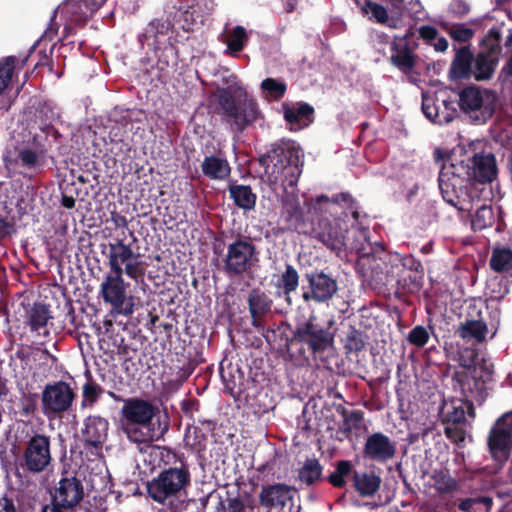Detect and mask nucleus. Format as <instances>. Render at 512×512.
I'll return each instance as SVG.
<instances>
[{
    "mask_svg": "<svg viewBox=\"0 0 512 512\" xmlns=\"http://www.w3.org/2000/svg\"><path fill=\"white\" fill-rule=\"evenodd\" d=\"M497 173L495 158L492 154H475L466 166L445 159L439 173V188L443 199L461 212H471L479 202L478 191L468 186V179L479 183L491 182Z\"/></svg>",
    "mask_w": 512,
    "mask_h": 512,
    "instance_id": "1",
    "label": "nucleus"
},
{
    "mask_svg": "<svg viewBox=\"0 0 512 512\" xmlns=\"http://www.w3.org/2000/svg\"><path fill=\"white\" fill-rule=\"evenodd\" d=\"M122 401L120 429L129 441L148 444L162 438L167 431V425L155 420L158 409L152 402L139 397Z\"/></svg>",
    "mask_w": 512,
    "mask_h": 512,
    "instance_id": "2",
    "label": "nucleus"
},
{
    "mask_svg": "<svg viewBox=\"0 0 512 512\" xmlns=\"http://www.w3.org/2000/svg\"><path fill=\"white\" fill-rule=\"evenodd\" d=\"M218 102L234 131H243L262 119L257 102L236 81L218 91Z\"/></svg>",
    "mask_w": 512,
    "mask_h": 512,
    "instance_id": "3",
    "label": "nucleus"
},
{
    "mask_svg": "<svg viewBox=\"0 0 512 512\" xmlns=\"http://www.w3.org/2000/svg\"><path fill=\"white\" fill-rule=\"evenodd\" d=\"M497 97L491 90L468 86L459 93V106L472 120L485 123L495 112Z\"/></svg>",
    "mask_w": 512,
    "mask_h": 512,
    "instance_id": "4",
    "label": "nucleus"
},
{
    "mask_svg": "<svg viewBox=\"0 0 512 512\" xmlns=\"http://www.w3.org/2000/svg\"><path fill=\"white\" fill-rule=\"evenodd\" d=\"M129 284L123 275L109 272L100 284V295L106 304L111 305L119 314L129 316L134 312V297L127 295Z\"/></svg>",
    "mask_w": 512,
    "mask_h": 512,
    "instance_id": "5",
    "label": "nucleus"
},
{
    "mask_svg": "<svg viewBox=\"0 0 512 512\" xmlns=\"http://www.w3.org/2000/svg\"><path fill=\"white\" fill-rule=\"evenodd\" d=\"M190 482V474L185 468H169L148 484L150 497L163 503L170 497L177 496Z\"/></svg>",
    "mask_w": 512,
    "mask_h": 512,
    "instance_id": "6",
    "label": "nucleus"
},
{
    "mask_svg": "<svg viewBox=\"0 0 512 512\" xmlns=\"http://www.w3.org/2000/svg\"><path fill=\"white\" fill-rule=\"evenodd\" d=\"M108 265L110 272L137 280L144 275L145 269L140 255L123 241L109 244Z\"/></svg>",
    "mask_w": 512,
    "mask_h": 512,
    "instance_id": "7",
    "label": "nucleus"
},
{
    "mask_svg": "<svg viewBox=\"0 0 512 512\" xmlns=\"http://www.w3.org/2000/svg\"><path fill=\"white\" fill-rule=\"evenodd\" d=\"M290 155L289 151L280 148L261 160L267 181L291 186L296 183L299 171L297 165L292 163Z\"/></svg>",
    "mask_w": 512,
    "mask_h": 512,
    "instance_id": "8",
    "label": "nucleus"
},
{
    "mask_svg": "<svg viewBox=\"0 0 512 512\" xmlns=\"http://www.w3.org/2000/svg\"><path fill=\"white\" fill-rule=\"evenodd\" d=\"M258 261L256 248L248 239H237L227 246L224 256V270L241 275L248 272Z\"/></svg>",
    "mask_w": 512,
    "mask_h": 512,
    "instance_id": "9",
    "label": "nucleus"
},
{
    "mask_svg": "<svg viewBox=\"0 0 512 512\" xmlns=\"http://www.w3.org/2000/svg\"><path fill=\"white\" fill-rule=\"evenodd\" d=\"M500 52V35L492 30L482 41L480 52L473 64L472 76L477 80L490 78L497 66Z\"/></svg>",
    "mask_w": 512,
    "mask_h": 512,
    "instance_id": "10",
    "label": "nucleus"
},
{
    "mask_svg": "<svg viewBox=\"0 0 512 512\" xmlns=\"http://www.w3.org/2000/svg\"><path fill=\"white\" fill-rule=\"evenodd\" d=\"M488 448L494 460L505 463L512 448V416L502 415L490 429Z\"/></svg>",
    "mask_w": 512,
    "mask_h": 512,
    "instance_id": "11",
    "label": "nucleus"
},
{
    "mask_svg": "<svg viewBox=\"0 0 512 512\" xmlns=\"http://www.w3.org/2000/svg\"><path fill=\"white\" fill-rule=\"evenodd\" d=\"M296 494V490L287 485L274 484L262 488L259 500L260 504L269 511L298 512V508L294 509Z\"/></svg>",
    "mask_w": 512,
    "mask_h": 512,
    "instance_id": "12",
    "label": "nucleus"
},
{
    "mask_svg": "<svg viewBox=\"0 0 512 512\" xmlns=\"http://www.w3.org/2000/svg\"><path fill=\"white\" fill-rule=\"evenodd\" d=\"M74 392L65 382L47 385L42 393V408L48 417L68 410L73 402Z\"/></svg>",
    "mask_w": 512,
    "mask_h": 512,
    "instance_id": "13",
    "label": "nucleus"
},
{
    "mask_svg": "<svg viewBox=\"0 0 512 512\" xmlns=\"http://www.w3.org/2000/svg\"><path fill=\"white\" fill-rule=\"evenodd\" d=\"M391 4L389 11L380 4L365 0L363 3L356 1L363 15L377 23L385 24L390 28H398L402 23L404 12L403 0H388Z\"/></svg>",
    "mask_w": 512,
    "mask_h": 512,
    "instance_id": "14",
    "label": "nucleus"
},
{
    "mask_svg": "<svg viewBox=\"0 0 512 512\" xmlns=\"http://www.w3.org/2000/svg\"><path fill=\"white\" fill-rule=\"evenodd\" d=\"M461 389L465 399H456L446 402L443 406V417L445 424L450 425H463L469 419L474 418V408L472 399L474 398V391L471 384H462Z\"/></svg>",
    "mask_w": 512,
    "mask_h": 512,
    "instance_id": "15",
    "label": "nucleus"
},
{
    "mask_svg": "<svg viewBox=\"0 0 512 512\" xmlns=\"http://www.w3.org/2000/svg\"><path fill=\"white\" fill-rule=\"evenodd\" d=\"M51 462L50 441L44 435H35L24 451L25 467L34 473L44 471Z\"/></svg>",
    "mask_w": 512,
    "mask_h": 512,
    "instance_id": "16",
    "label": "nucleus"
},
{
    "mask_svg": "<svg viewBox=\"0 0 512 512\" xmlns=\"http://www.w3.org/2000/svg\"><path fill=\"white\" fill-rule=\"evenodd\" d=\"M42 153L29 146H13L4 154L5 167L10 173H23L41 164Z\"/></svg>",
    "mask_w": 512,
    "mask_h": 512,
    "instance_id": "17",
    "label": "nucleus"
},
{
    "mask_svg": "<svg viewBox=\"0 0 512 512\" xmlns=\"http://www.w3.org/2000/svg\"><path fill=\"white\" fill-rule=\"evenodd\" d=\"M306 277L309 283V289L303 293L306 301L326 302L337 292L336 281L323 272H313Z\"/></svg>",
    "mask_w": 512,
    "mask_h": 512,
    "instance_id": "18",
    "label": "nucleus"
},
{
    "mask_svg": "<svg viewBox=\"0 0 512 512\" xmlns=\"http://www.w3.org/2000/svg\"><path fill=\"white\" fill-rule=\"evenodd\" d=\"M346 230L345 219H335L334 223L323 220L319 223V230L316 231V235L327 248L340 252L344 247L349 246L344 234Z\"/></svg>",
    "mask_w": 512,
    "mask_h": 512,
    "instance_id": "19",
    "label": "nucleus"
},
{
    "mask_svg": "<svg viewBox=\"0 0 512 512\" xmlns=\"http://www.w3.org/2000/svg\"><path fill=\"white\" fill-rule=\"evenodd\" d=\"M296 337L307 344L314 352L326 350L334 340V335L329 330L313 323L312 320L297 329Z\"/></svg>",
    "mask_w": 512,
    "mask_h": 512,
    "instance_id": "20",
    "label": "nucleus"
},
{
    "mask_svg": "<svg viewBox=\"0 0 512 512\" xmlns=\"http://www.w3.org/2000/svg\"><path fill=\"white\" fill-rule=\"evenodd\" d=\"M83 495V487L79 480L74 477L63 478L55 489L53 501L63 508H71L82 500Z\"/></svg>",
    "mask_w": 512,
    "mask_h": 512,
    "instance_id": "21",
    "label": "nucleus"
},
{
    "mask_svg": "<svg viewBox=\"0 0 512 512\" xmlns=\"http://www.w3.org/2000/svg\"><path fill=\"white\" fill-rule=\"evenodd\" d=\"M395 454L394 443L382 433H374L366 440L364 455L374 461L384 462Z\"/></svg>",
    "mask_w": 512,
    "mask_h": 512,
    "instance_id": "22",
    "label": "nucleus"
},
{
    "mask_svg": "<svg viewBox=\"0 0 512 512\" xmlns=\"http://www.w3.org/2000/svg\"><path fill=\"white\" fill-rule=\"evenodd\" d=\"M109 423L99 416H90L84 422L82 436L85 442L95 449L102 447L107 439Z\"/></svg>",
    "mask_w": 512,
    "mask_h": 512,
    "instance_id": "23",
    "label": "nucleus"
},
{
    "mask_svg": "<svg viewBox=\"0 0 512 512\" xmlns=\"http://www.w3.org/2000/svg\"><path fill=\"white\" fill-rule=\"evenodd\" d=\"M433 104V97L423 95L422 99V110L425 116L432 122L443 125L451 122L457 111L453 105V102H448L445 99H439L440 109L431 111L430 108Z\"/></svg>",
    "mask_w": 512,
    "mask_h": 512,
    "instance_id": "24",
    "label": "nucleus"
},
{
    "mask_svg": "<svg viewBox=\"0 0 512 512\" xmlns=\"http://www.w3.org/2000/svg\"><path fill=\"white\" fill-rule=\"evenodd\" d=\"M284 118L291 130H300L312 122L314 109L306 103H297L292 106L284 105Z\"/></svg>",
    "mask_w": 512,
    "mask_h": 512,
    "instance_id": "25",
    "label": "nucleus"
},
{
    "mask_svg": "<svg viewBox=\"0 0 512 512\" xmlns=\"http://www.w3.org/2000/svg\"><path fill=\"white\" fill-rule=\"evenodd\" d=\"M173 28H175V25H171L170 21L167 19H159L151 22L145 34L148 45L154 46L157 49L168 43Z\"/></svg>",
    "mask_w": 512,
    "mask_h": 512,
    "instance_id": "26",
    "label": "nucleus"
},
{
    "mask_svg": "<svg viewBox=\"0 0 512 512\" xmlns=\"http://www.w3.org/2000/svg\"><path fill=\"white\" fill-rule=\"evenodd\" d=\"M202 171L210 179L224 180L230 174V166L226 159L217 156L206 157L202 164Z\"/></svg>",
    "mask_w": 512,
    "mask_h": 512,
    "instance_id": "27",
    "label": "nucleus"
},
{
    "mask_svg": "<svg viewBox=\"0 0 512 512\" xmlns=\"http://www.w3.org/2000/svg\"><path fill=\"white\" fill-rule=\"evenodd\" d=\"M472 55L468 50H460L450 68V76L453 79L466 78L472 75Z\"/></svg>",
    "mask_w": 512,
    "mask_h": 512,
    "instance_id": "28",
    "label": "nucleus"
},
{
    "mask_svg": "<svg viewBox=\"0 0 512 512\" xmlns=\"http://www.w3.org/2000/svg\"><path fill=\"white\" fill-rule=\"evenodd\" d=\"M381 479L374 473H354V486L362 496H372L380 488Z\"/></svg>",
    "mask_w": 512,
    "mask_h": 512,
    "instance_id": "29",
    "label": "nucleus"
},
{
    "mask_svg": "<svg viewBox=\"0 0 512 512\" xmlns=\"http://www.w3.org/2000/svg\"><path fill=\"white\" fill-rule=\"evenodd\" d=\"M391 63L403 72H408L414 65V58L406 45H392Z\"/></svg>",
    "mask_w": 512,
    "mask_h": 512,
    "instance_id": "30",
    "label": "nucleus"
},
{
    "mask_svg": "<svg viewBox=\"0 0 512 512\" xmlns=\"http://www.w3.org/2000/svg\"><path fill=\"white\" fill-rule=\"evenodd\" d=\"M457 332L463 339L481 342L485 339L487 326L482 321L471 320L463 323Z\"/></svg>",
    "mask_w": 512,
    "mask_h": 512,
    "instance_id": "31",
    "label": "nucleus"
},
{
    "mask_svg": "<svg viewBox=\"0 0 512 512\" xmlns=\"http://www.w3.org/2000/svg\"><path fill=\"white\" fill-rule=\"evenodd\" d=\"M230 195L236 205L243 209H252L256 202V196L252 193L250 187L236 185L230 187Z\"/></svg>",
    "mask_w": 512,
    "mask_h": 512,
    "instance_id": "32",
    "label": "nucleus"
},
{
    "mask_svg": "<svg viewBox=\"0 0 512 512\" xmlns=\"http://www.w3.org/2000/svg\"><path fill=\"white\" fill-rule=\"evenodd\" d=\"M429 484L439 493H448L456 487L455 481L444 470H435L430 476Z\"/></svg>",
    "mask_w": 512,
    "mask_h": 512,
    "instance_id": "33",
    "label": "nucleus"
},
{
    "mask_svg": "<svg viewBox=\"0 0 512 512\" xmlns=\"http://www.w3.org/2000/svg\"><path fill=\"white\" fill-rule=\"evenodd\" d=\"M474 207H477V211L471 221L472 229L482 230L492 225L494 221L492 209L487 205H480V201Z\"/></svg>",
    "mask_w": 512,
    "mask_h": 512,
    "instance_id": "34",
    "label": "nucleus"
},
{
    "mask_svg": "<svg viewBox=\"0 0 512 512\" xmlns=\"http://www.w3.org/2000/svg\"><path fill=\"white\" fill-rule=\"evenodd\" d=\"M247 41V34L243 27L236 26L231 31L227 32L225 43L231 53L241 51Z\"/></svg>",
    "mask_w": 512,
    "mask_h": 512,
    "instance_id": "35",
    "label": "nucleus"
},
{
    "mask_svg": "<svg viewBox=\"0 0 512 512\" xmlns=\"http://www.w3.org/2000/svg\"><path fill=\"white\" fill-rule=\"evenodd\" d=\"M203 23V17L197 13L195 7L191 11L181 12L176 21L175 29L181 28L186 32L193 31L198 25Z\"/></svg>",
    "mask_w": 512,
    "mask_h": 512,
    "instance_id": "36",
    "label": "nucleus"
},
{
    "mask_svg": "<svg viewBox=\"0 0 512 512\" xmlns=\"http://www.w3.org/2000/svg\"><path fill=\"white\" fill-rule=\"evenodd\" d=\"M490 265L498 272L507 271L512 268V251L510 249H495L493 251Z\"/></svg>",
    "mask_w": 512,
    "mask_h": 512,
    "instance_id": "37",
    "label": "nucleus"
},
{
    "mask_svg": "<svg viewBox=\"0 0 512 512\" xmlns=\"http://www.w3.org/2000/svg\"><path fill=\"white\" fill-rule=\"evenodd\" d=\"M322 468L316 459H308L299 472L302 482L310 485L319 479Z\"/></svg>",
    "mask_w": 512,
    "mask_h": 512,
    "instance_id": "38",
    "label": "nucleus"
},
{
    "mask_svg": "<svg viewBox=\"0 0 512 512\" xmlns=\"http://www.w3.org/2000/svg\"><path fill=\"white\" fill-rule=\"evenodd\" d=\"M49 311L44 305H34L30 313V323L33 330L44 328L49 320Z\"/></svg>",
    "mask_w": 512,
    "mask_h": 512,
    "instance_id": "39",
    "label": "nucleus"
},
{
    "mask_svg": "<svg viewBox=\"0 0 512 512\" xmlns=\"http://www.w3.org/2000/svg\"><path fill=\"white\" fill-rule=\"evenodd\" d=\"M261 88L266 92V97L271 99H280L286 91V85L283 82L273 78H267L262 81Z\"/></svg>",
    "mask_w": 512,
    "mask_h": 512,
    "instance_id": "40",
    "label": "nucleus"
},
{
    "mask_svg": "<svg viewBox=\"0 0 512 512\" xmlns=\"http://www.w3.org/2000/svg\"><path fill=\"white\" fill-rule=\"evenodd\" d=\"M298 283L299 276L297 271L292 266L288 265L281 276V287L284 289L285 294L289 295V293L296 290Z\"/></svg>",
    "mask_w": 512,
    "mask_h": 512,
    "instance_id": "41",
    "label": "nucleus"
},
{
    "mask_svg": "<svg viewBox=\"0 0 512 512\" xmlns=\"http://www.w3.org/2000/svg\"><path fill=\"white\" fill-rule=\"evenodd\" d=\"M308 211L314 214H319L324 211L330 210L331 207L335 206V203L332 202L327 196L321 195L316 198H311L307 201Z\"/></svg>",
    "mask_w": 512,
    "mask_h": 512,
    "instance_id": "42",
    "label": "nucleus"
},
{
    "mask_svg": "<svg viewBox=\"0 0 512 512\" xmlns=\"http://www.w3.org/2000/svg\"><path fill=\"white\" fill-rule=\"evenodd\" d=\"M429 339V334L423 326H416L411 330L408 336V341L418 347L424 346Z\"/></svg>",
    "mask_w": 512,
    "mask_h": 512,
    "instance_id": "43",
    "label": "nucleus"
},
{
    "mask_svg": "<svg viewBox=\"0 0 512 512\" xmlns=\"http://www.w3.org/2000/svg\"><path fill=\"white\" fill-rule=\"evenodd\" d=\"M449 34L450 36L459 42H466L473 36V31L464 25H452L449 28Z\"/></svg>",
    "mask_w": 512,
    "mask_h": 512,
    "instance_id": "44",
    "label": "nucleus"
},
{
    "mask_svg": "<svg viewBox=\"0 0 512 512\" xmlns=\"http://www.w3.org/2000/svg\"><path fill=\"white\" fill-rule=\"evenodd\" d=\"M445 434L454 442H461L465 438V429L462 427V425L446 424Z\"/></svg>",
    "mask_w": 512,
    "mask_h": 512,
    "instance_id": "45",
    "label": "nucleus"
},
{
    "mask_svg": "<svg viewBox=\"0 0 512 512\" xmlns=\"http://www.w3.org/2000/svg\"><path fill=\"white\" fill-rule=\"evenodd\" d=\"M470 10L469 4L465 0H452L450 3V12L458 17H463Z\"/></svg>",
    "mask_w": 512,
    "mask_h": 512,
    "instance_id": "46",
    "label": "nucleus"
},
{
    "mask_svg": "<svg viewBox=\"0 0 512 512\" xmlns=\"http://www.w3.org/2000/svg\"><path fill=\"white\" fill-rule=\"evenodd\" d=\"M482 502L484 503L488 508L491 505V499L487 497L483 498H475V499H465L459 504V509L462 511H468L472 508V506L476 503Z\"/></svg>",
    "mask_w": 512,
    "mask_h": 512,
    "instance_id": "47",
    "label": "nucleus"
},
{
    "mask_svg": "<svg viewBox=\"0 0 512 512\" xmlns=\"http://www.w3.org/2000/svg\"><path fill=\"white\" fill-rule=\"evenodd\" d=\"M420 36L427 40L430 44L436 39L438 36L437 30L432 26H422L419 30Z\"/></svg>",
    "mask_w": 512,
    "mask_h": 512,
    "instance_id": "48",
    "label": "nucleus"
},
{
    "mask_svg": "<svg viewBox=\"0 0 512 512\" xmlns=\"http://www.w3.org/2000/svg\"><path fill=\"white\" fill-rule=\"evenodd\" d=\"M260 300H261L260 295H252L249 299L250 310H251L252 314H254V315L263 311L265 308H267V305L264 307L258 305Z\"/></svg>",
    "mask_w": 512,
    "mask_h": 512,
    "instance_id": "49",
    "label": "nucleus"
},
{
    "mask_svg": "<svg viewBox=\"0 0 512 512\" xmlns=\"http://www.w3.org/2000/svg\"><path fill=\"white\" fill-rule=\"evenodd\" d=\"M434 49L438 52H444L448 48V41L442 36H437L436 39L431 43Z\"/></svg>",
    "mask_w": 512,
    "mask_h": 512,
    "instance_id": "50",
    "label": "nucleus"
},
{
    "mask_svg": "<svg viewBox=\"0 0 512 512\" xmlns=\"http://www.w3.org/2000/svg\"><path fill=\"white\" fill-rule=\"evenodd\" d=\"M0 512H17L13 502L7 498L0 499Z\"/></svg>",
    "mask_w": 512,
    "mask_h": 512,
    "instance_id": "51",
    "label": "nucleus"
},
{
    "mask_svg": "<svg viewBox=\"0 0 512 512\" xmlns=\"http://www.w3.org/2000/svg\"><path fill=\"white\" fill-rule=\"evenodd\" d=\"M351 471V464L348 461H340L337 465L336 472L345 477Z\"/></svg>",
    "mask_w": 512,
    "mask_h": 512,
    "instance_id": "52",
    "label": "nucleus"
},
{
    "mask_svg": "<svg viewBox=\"0 0 512 512\" xmlns=\"http://www.w3.org/2000/svg\"><path fill=\"white\" fill-rule=\"evenodd\" d=\"M329 480L335 487H342L345 483L344 477L339 475L336 471L331 474Z\"/></svg>",
    "mask_w": 512,
    "mask_h": 512,
    "instance_id": "53",
    "label": "nucleus"
},
{
    "mask_svg": "<svg viewBox=\"0 0 512 512\" xmlns=\"http://www.w3.org/2000/svg\"><path fill=\"white\" fill-rule=\"evenodd\" d=\"M42 512H62L61 505L53 501L50 505L44 506Z\"/></svg>",
    "mask_w": 512,
    "mask_h": 512,
    "instance_id": "54",
    "label": "nucleus"
},
{
    "mask_svg": "<svg viewBox=\"0 0 512 512\" xmlns=\"http://www.w3.org/2000/svg\"><path fill=\"white\" fill-rule=\"evenodd\" d=\"M62 205L67 209H72L75 206V200L70 196H63Z\"/></svg>",
    "mask_w": 512,
    "mask_h": 512,
    "instance_id": "55",
    "label": "nucleus"
},
{
    "mask_svg": "<svg viewBox=\"0 0 512 512\" xmlns=\"http://www.w3.org/2000/svg\"><path fill=\"white\" fill-rule=\"evenodd\" d=\"M9 225L2 219H0V238L5 237L9 233Z\"/></svg>",
    "mask_w": 512,
    "mask_h": 512,
    "instance_id": "56",
    "label": "nucleus"
},
{
    "mask_svg": "<svg viewBox=\"0 0 512 512\" xmlns=\"http://www.w3.org/2000/svg\"><path fill=\"white\" fill-rule=\"evenodd\" d=\"M106 1L107 0H86V3L94 10L101 7Z\"/></svg>",
    "mask_w": 512,
    "mask_h": 512,
    "instance_id": "57",
    "label": "nucleus"
},
{
    "mask_svg": "<svg viewBox=\"0 0 512 512\" xmlns=\"http://www.w3.org/2000/svg\"><path fill=\"white\" fill-rule=\"evenodd\" d=\"M297 0H285L284 7L287 12H292L296 8Z\"/></svg>",
    "mask_w": 512,
    "mask_h": 512,
    "instance_id": "58",
    "label": "nucleus"
},
{
    "mask_svg": "<svg viewBox=\"0 0 512 512\" xmlns=\"http://www.w3.org/2000/svg\"><path fill=\"white\" fill-rule=\"evenodd\" d=\"M436 109H440L439 98H433V104L432 107L430 108L431 111H435Z\"/></svg>",
    "mask_w": 512,
    "mask_h": 512,
    "instance_id": "59",
    "label": "nucleus"
},
{
    "mask_svg": "<svg viewBox=\"0 0 512 512\" xmlns=\"http://www.w3.org/2000/svg\"><path fill=\"white\" fill-rule=\"evenodd\" d=\"M351 217L353 218V220H354V221H356V220H357V217H358V212H357V211H353V212L351 213Z\"/></svg>",
    "mask_w": 512,
    "mask_h": 512,
    "instance_id": "60",
    "label": "nucleus"
},
{
    "mask_svg": "<svg viewBox=\"0 0 512 512\" xmlns=\"http://www.w3.org/2000/svg\"><path fill=\"white\" fill-rule=\"evenodd\" d=\"M414 7L416 8L415 11H418L419 8H421V4L418 1L414 2Z\"/></svg>",
    "mask_w": 512,
    "mask_h": 512,
    "instance_id": "61",
    "label": "nucleus"
},
{
    "mask_svg": "<svg viewBox=\"0 0 512 512\" xmlns=\"http://www.w3.org/2000/svg\"><path fill=\"white\" fill-rule=\"evenodd\" d=\"M350 248L351 249H358V247L356 245H353V244H350Z\"/></svg>",
    "mask_w": 512,
    "mask_h": 512,
    "instance_id": "62",
    "label": "nucleus"
},
{
    "mask_svg": "<svg viewBox=\"0 0 512 512\" xmlns=\"http://www.w3.org/2000/svg\"><path fill=\"white\" fill-rule=\"evenodd\" d=\"M504 415H511L512 416V412H507Z\"/></svg>",
    "mask_w": 512,
    "mask_h": 512,
    "instance_id": "63",
    "label": "nucleus"
}]
</instances>
